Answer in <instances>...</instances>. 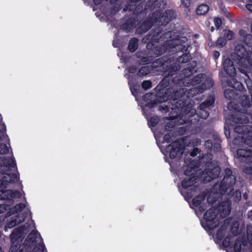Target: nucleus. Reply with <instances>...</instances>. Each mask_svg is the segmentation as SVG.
<instances>
[{
	"mask_svg": "<svg viewBox=\"0 0 252 252\" xmlns=\"http://www.w3.org/2000/svg\"><path fill=\"white\" fill-rule=\"evenodd\" d=\"M21 196L22 193L19 190L0 189V200H6L10 205L13 204L14 198H20Z\"/></svg>",
	"mask_w": 252,
	"mask_h": 252,
	"instance_id": "dca6fc26",
	"label": "nucleus"
},
{
	"mask_svg": "<svg viewBox=\"0 0 252 252\" xmlns=\"http://www.w3.org/2000/svg\"><path fill=\"white\" fill-rule=\"evenodd\" d=\"M227 41L225 40L223 36L219 37L216 42V46H220L223 47L226 44Z\"/></svg>",
	"mask_w": 252,
	"mask_h": 252,
	"instance_id": "c03bdc74",
	"label": "nucleus"
},
{
	"mask_svg": "<svg viewBox=\"0 0 252 252\" xmlns=\"http://www.w3.org/2000/svg\"><path fill=\"white\" fill-rule=\"evenodd\" d=\"M151 71H152L151 67L148 66H144L139 69L137 75L138 76L142 77L149 74L151 73Z\"/></svg>",
	"mask_w": 252,
	"mask_h": 252,
	"instance_id": "c9c22d12",
	"label": "nucleus"
},
{
	"mask_svg": "<svg viewBox=\"0 0 252 252\" xmlns=\"http://www.w3.org/2000/svg\"><path fill=\"white\" fill-rule=\"evenodd\" d=\"M178 91V93L176 96L177 99L176 100H172L174 103V105H172V107H171V111L169 114V118L171 120H175L179 118L182 113H183V115L186 118H187L189 122L191 123H193L192 118L196 116V111L193 108V106L191 104L185 105L184 101L181 100V98L183 96V92L180 93ZM171 102L172 100H170Z\"/></svg>",
	"mask_w": 252,
	"mask_h": 252,
	"instance_id": "1a4fd4ad",
	"label": "nucleus"
},
{
	"mask_svg": "<svg viewBox=\"0 0 252 252\" xmlns=\"http://www.w3.org/2000/svg\"><path fill=\"white\" fill-rule=\"evenodd\" d=\"M231 209V204L229 200L223 201L219 206L218 211L215 209H210L204 214V221L201 222L202 226L207 230H212L219 224V220L217 218L218 213L222 218L229 215Z\"/></svg>",
	"mask_w": 252,
	"mask_h": 252,
	"instance_id": "423d86ee",
	"label": "nucleus"
},
{
	"mask_svg": "<svg viewBox=\"0 0 252 252\" xmlns=\"http://www.w3.org/2000/svg\"><path fill=\"white\" fill-rule=\"evenodd\" d=\"M131 81L129 80L128 82V84L130 86V90L131 93L133 95L136 96L139 93L140 86L139 84L137 83H134L133 85H131Z\"/></svg>",
	"mask_w": 252,
	"mask_h": 252,
	"instance_id": "f704fd0d",
	"label": "nucleus"
},
{
	"mask_svg": "<svg viewBox=\"0 0 252 252\" xmlns=\"http://www.w3.org/2000/svg\"><path fill=\"white\" fill-rule=\"evenodd\" d=\"M209 10V7L206 4H202L198 6L196 10L197 15H203L206 14Z\"/></svg>",
	"mask_w": 252,
	"mask_h": 252,
	"instance_id": "7c9ffc66",
	"label": "nucleus"
},
{
	"mask_svg": "<svg viewBox=\"0 0 252 252\" xmlns=\"http://www.w3.org/2000/svg\"><path fill=\"white\" fill-rule=\"evenodd\" d=\"M246 241H243L240 238H237L234 244V251L235 252H240L241 250V245L246 246Z\"/></svg>",
	"mask_w": 252,
	"mask_h": 252,
	"instance_id": "72a5a7b5",
	"label": "nucleus"
},
{
	"mask_svg": "<svg viewBox=\"0 0 252 252\" xmlns=\"http://www.w3.org/2000/svg\"><path fill=\"white\" fill-rule=\"evenodd\" d=\"M161 2H160V6L155 10L152 13H155L153 15V18H156V23L158 22L160 23L161 26H158L157 28L152 29L150 32L144 38L145 42H148L147 48L151 49L153 52L157 56L161 55L163 52L162 47L156 45L160 41L165 42L164 40L166 38L171 37V32H164L162 26H165L168 24L172 19L176 17V14L172 9H168L162 13L161 12Z\"/></svg>",
	"mask_w": 252,
	"mask_h": 252,
	"instance_id": "f03ea898",
	"label": "nucleus"
},
{
	"mask_svg": "<svg viewBox=\"0 0 252 252\" xmlns=\"http://www.w3.org/2000/svg\"><path fill=\"white\" fill-rule=\"evenodd\" d=\"M9 152L8 147L5 143L0 144V155L6 154ZM0 165L6 171H9L10 167H16V162L14 158H12L10 157L0 158Z\"/></svg>",
	"mask_w": 252,
	"mask_h": 252,
	"instance_id": "f8f14e48",
	"label": "nucleus"
},
{
	"mask_svg": "<svg viewBox=\"0 0 252 252\" xmlns=\"http://www.w3.org/2000/svg\"><path fill=\"white\" fill-rule=\"evenodd\" d=\"M230 231L234 236L238 235L239 234L238 224L234 223L231 227Z\"/></svg>",
	"mask_w": 252,
	"mask_h": 252,
	"instance_id": "de8ad7c7",
	"label": "nucleus"
},
{
	"mask_svg": "<svg viewBox=\"0 0 252 252\" xmlns=\"http://www.w3.org/2000/svg\"><path fill=\"white\" fill-rule=\"evenodd\" d=\"M0 141L4 142H9V139L8 136L6 134V126L2 122V119L0 114Z\"/></svg>",
	"mask_w": 252,
	"mask_h": 252,
	"instance_id": "a878e982",
	"label": "nucleus"
},
{
	"mask_svg": "<svg viewBox=\"0 0 252 252\" xmlns=\"http://www.w3.org/2000/svg\"><path fill=\"white\" fill-rule=\"evenodd\" d=\"M238 93L236 92V90L227 89L224 90V96L228 100H235L237 98Z\"/></svg>",
	"mask_w": 252,
	"mask_h": 252,
	"instance_id": "cd10ccee",
	"label": "nucleus"
},
{
	"mask_svg": "<svg viewBox=\"0 0 252 252\" xmlns=\"http://www.w3.org/2000/svg\"><path fill=\"white\" fill-rule=\"evenodd\" d=\"M226 231V227L224 225L221 226L217 231L216 234L217 239L221 241L224 238Z\"/></svg>",
	"mask_w": 252,
	"mask_h": 252,
	"instance_id": "473e14b6",
	"label": "nucleus"
},
{
	"mask_svg": "<svg viewBox=\"0 0 252 252\" xmlns=\"http://www.w3.org/2000/svg\"><path fill=\"white\" fill-rule=\"evenodd\" d=\"M155 14V13L150 14L142 23H140L139 21V24L137 25L136 30L137 34H142L145 33L152 28L154 24L156 23V18H153V15Z\"/></svg>",
	"mask_w": 252,
	"mask_h": 252,
	"instance_id": "2eb2a0df",
	"label": "nucleus"
},
{
	"mask_svg": "<svg viewBox=\"0 0 252 252\" xmlns=\"http://www.w3.org/2000/svg\"><path fill=\"white\" fill-rule=\"evenodd\" d=\"M137 68L135 66H130L128 68V72L130 73H134L137 71Z\"/></svg>",
	"mask_w": 252,
	"mask_h": 252,
	"instance_id": "6e6d98bb",
	"label": "nucleus"
},
{
	"mask_svg": "<svg viewBox=\"0 0 252 252\" xmlns=\"http://www.w3.org/2000/svg\"><path fill=\"white\" fill-rule=\"evenodd\" d=\"M247 240L250 243V244L252 245V233L249 234L248 232H247Z\"/></svg>",
	"mask_w": 252,
	"mask_h": 252,
	"instance_id": "052dcab7",
	"label": "nucleus"
},
{
	"mask_svg": "<svg viewBox=\"0 0 252 252\" xmlns=\"http://www.w3.org/2000/svg\"><path fill=\"white\" fill-rule=\"evenodd\" d=\"M214 25L217 30H219L222 25V20L219 17H215L214 19Z\"/></svg>",
	"mask_w": 252,
	"mask_h": 252,
	"instance_id": "09e8293b",
	"label": "nucleus"
},
{
	"mask_svg": "<svg viewBox=\"0 0 252 252\" xmlns=\"http://www.w3.org/2000/svg\"><path fill=\"white\" fill-rule=\"evenodd\" d=\"M247 87L249 90V92L251 95V100L250 99V101L251 103V106L252 105V86L251 87L249 86L248 84H247Z\"/></svg>",
	"mask_w": 252,
	"mask_h": 252,
	"instance_id": "bf43d9fd",
	"label": "nucleus"
},
{
	"mask_svg": "<svg viewBox=\"0 0 252 252\" xmlns=\"http://www.w3.org/2000/svg\"><path fill=\"white\" fill-rule=\"evenodd\" d=\"M220 53L219 51H218L217 50L213 51V57L215 60L218 59L219 58V57H220Z\"/></svg>",
	"mask_w": 252,
	"mask_h": 252,
	"instance_id": "13d9d810",
	"label": "nucleus"
},
{
	"mask_svg": "<svg viewBox=\"0 0 252 252\" xmlns=\"http://www.w3.org/2000/svg\"><path fill=\"white\" fill-rule=\"evenodd\" d=\"M157 93H148L143 96V100L146 103L142 107L143 114L148 119V117L153 111V108L158 103H161L170 100H176L178 90L175 89L173 86L168 87H156L155 89Z\"/></svg>",
	"mask_w": 252,
	"mask_h": 252,
	"instance_id": "20e7f679",
	"label": "nucleus"
},
{
	"mask_svg": "<svg viewBox=\"0 0 252 252\" xmlns=\"http://www.w3.org/2000/svg\"><path fill=\"white\" fill-rule=\"evenodd\" d=\"M215 102L214 98H209L203 102L199 105V108L209 110L210 106H212Z\"/></svg>",
	"mask_w": 252,
	"mask_h": 252,
	"instance_id": "2f4dec72",
	"label": "nucleus"
},
{
	"mask_svg": "<svg viewBox=\"0 0 252 252\" xmlns=\"http://www.w3.org/2000/svg\"><path fill=\"white\" fill-rule=\"evenodd\" d=\"M221 139L220 137L216 135L215 138L213 141V147L212 149V151H213L214 153H217L220 152L221 151Z\"/></svg>",
	"mask_w": 252,
	"mask_h": 252,
	"instance_id": "c756f323",
	"label": "nucleus"
},
{
	"mask_svg": "<svg viewBox=\"0 0 252 252\" xmlns=\"http://www.w3.org/2000/svg\"><path fill=\"white\" fill-rule=\"evenodd\" d=\"M138 24L139 20L138 18L132 16L123 23L120 26V29L123 31H126L127 33H129L135 28Z\"/></svg>",
	"mask_w": 252,
	"mask_h": 252,
	"instance_id": "aec40b11",
	"label": "nucleus"
},
{
	"mask_svg": "<svg viewBox=\"0 0 252 252\" xmlns=\"http://www.w3.org/2000/svg\"><path fill=\"white\" fill-rule=\"evenodd\" d=\"M94 3L95 5H99L102 3L103 0H93Z\"/></svg>",
	"mask_w": 252,
	"mask_h": 252,
	"instance_id": "0e129e2a",
	"label": "nucleus"
},
{
	"mask_svg": "<svg viewBox=\"0 0 252 252\" xmlns=\"http://www.w3.org/2000/svg\"><path fill=\"white\" fill-rule=\"evenodd\" d=\"M209 115V110L199 108L198 109V113L196 116H198L200 118L206 119Z\"/></svg>",
	"mask_w": 252,
	"mask_h": 252,
	"instance_id": "58836bf2",
	"label": "nucleus"
},
{
	"mask_svg": "<svg viewBox=\"0 0 252 252\" xmlns=\"http://www.w3.org/2000/svg\"><path fill=\"white\" fill-rule=\"evenodd\" d=\"M24 231V226H20L15 228L10 234V239L11 241L12 247L13 245L16 246V252H18L19 250V246L24 238L23 232Z\"/></svg>",
	"mask_w": 252,
	"mask_h": 252,
	"instance_id": "4468645a",
	"label": "nucleus"
},
{
	"mask_svg": "<svg viewBox=\"0 0 252 252\" xmlns=\"http://www.w3.org/2000/svg\"><path fill=\"white\" fill-rule=\"evenodd\" d=\"M184 161L185 164L187 165V168L184 172L186 176V177H190L193 176L195 177V172L198 167L196 162L191 158H186Z\"/></svg>",
	"mask_w": 252,
	"mask_h": 252,
	"instance_id": "6ab92c4d",
	"label": "nucleus"
},
{
	"mask_svg": "<svg viewBox=\"0 0 252 252\" xmlns=\"http://www.w3.org/2000/svg\"><path fill=\"white\" fill-rule=\"evenodd\" d=\"M227 84L228 86L236 90L237 93H238V91L242 92L245 90L242 83L233 78H232L231 80H227Z\"/></svg>",
	"mask_w": 252,
	"mask_h": 252,
	"instance_id": "5701e85b",
	"label": "nucleus"
},
{
	"mask_svg": "<svg viewBox=\"0 0 252 252\" xmlns=\"http://www.w3.org/2000/svg\"><path fill=\"white\" fill-rule=\"evenodd\" d=\"M239 34L241 36L245 38V37L248 34L246 33V32L243 30H241L239 31Z\"/></svg>",
	"mask_w": 252,
	"mask_h": 252,
	"instance_id": "e2e57ef3",
	"label": "nucleus"
},
{
	"mask_svg": "<svg viewBox=\"0 0 252 252\" xmlns=\"http://www.w3.org/2000/svg\"><path fill=\"white\" fill-rule=\"evenodd\" d=\"M222 66L224 72L231 77L236 75V69L233 62L229 58L224 60Z\"/></svg>",
	"mask_w": 252,
	"mask_h": 252,
	"instance_id": "412c9836",
	"label": "nucleus"
},
{
	"mask_svg": "<svg viewBox=\"0 0 252 252\" xmlns=\"http://www.w3.org/2000/svg\"><path fill=\"white\" fill-rule=\"evenodd\" d=\"M222 245L223 247L227 248L232 245L231 242V236L227 235L222 239Z\"/></svg>",
	"mask_w": 252,
	"mask_h": 252,
	"instance_id": "79ce46f5",
	"label": "nucleus"
},
{
	"mask_svg": "<svg viewBox=\"0 0 252 252\" xmlns=\"http://www.w3.org/2000/svg\"><path fill=\"white\" fill-rule=\"evenodd\" d=\"M246 8L248 10L252 12V4H247L246 5Z\"/></svg>",
	"mask_w": 252,
	"mask_h": 252,
	"instance_id": "69168bd1",
	"label": "nucleus"
},
{
	"mask_svg": "<svg viewBox=\"0 0 252 252\" xmlns=\"http://www.w3.org/2000/svg\"><path fill=\"white\" fill-rule=\"evenodd\" d=\"M8 186L7 183L6 182V179H4V175L2 177V179H0V188L2 187L4 188H6Z\"/></svg>",
	"mask_w": 252,
	"mask_h": 252,
	"instance_id": "603ef678",
	"label": "nucleus"
},
{
	"mask_svg": "<svg viewBox=\"0 0 252 252\" xmlns=\"http://www.w3.org/2000/svg\"><path fill=\"white\" fill-rule=\"evenodd\" d=\"M240 71L242 73H243L244 74H245L246 75H247L249 78V75H248L247 74V72L246 71H245V70L244 69H240Z\"/></svg>",
	"mask_w": 252,
	"mask_h": 252,
	"instance_id": "774afa93",
	"label": "nucleus"
},
{
	"mask_svg": "<svg viewBox=\"0 0 252 252\" xmlns=\"http://www.w3.org/2000/svg\"><path fill=\"white\" fill-rule=\"evenodd\" d=\"M138 47V39L136 37L131 38L128 42L127 49L131 52H135Z\"/></svg>",
	"mask_w": 252,
	"mask_h": 252,
	"instance_id": "c85d7f7f",
	"label": "nucleus"
},
{
	"mask_svg": "<svg viewBox=\"0 0 252 252\" xmlns=\"http://www.w3.org/2000/svg\"><path fill=\"white\" fill-rule=\"evenodd\" d=\"M151 60L152 59L149 56L143 57L141 59V63L143 64H148L152 63Z\"/></svg>",
	"mask_w": 252,
	"mask_h": 252,
	"instance_id": "8fccbe9b",
	"label": "nucleus"
},
{
	"mask_svg": "<svg viewBox=\"0 0 252 252\" xmlns=\"http://www.w3.org/2000/svg\"><path fill=\"white\" fill-rule=\"evenodd\" d=\"M212 158L213 155L208 154L204 155L200 160L201 164H204V166L201 175L204 183H209L213 179L218 178L220 175V168L218 162Z\"/></svg>",
	"mask_w": 252,
	"mask_h": 252,
	"instance_id": "9b49d317",
	"label": "nucleus"
},
{
	"mask_svg": "<svg viewBox=\"0 0 252 252\" xmlns=\"http://www.w3.org/2000/svg\"><path fill=\"white\" fill-rule=\"evenodd\" d=\"M200 152L199 150L197 148H194L191 152L190 153V156L192 157H194L197 154Z\"/></svg>",
	"mask_w": 252,
	"mask_h": 252,
	"instance_id": "5fc2aeb1",
	"label": "nucleus"
},
{
	"mask_svg": "<svg viewBox=\"0 0 252 252\" xmlns=\"http://www.w3.org/2000/svg\"><path fill=\"white\" fill-rule=\"evenodd\" d=\"M213 142L211 140H207L205 141L204 146L207 149L208 152H211L213 147Z\"/></svg>",
	"mask_w": 252,
	"mask_h": 252,
	"instance_id": "a18cd8bd",
	"label": "nucleus"
},
{
	"mask_svg": "<svg viewBox=\"0 0 252 252\" xmlns=\"http://www.w3.org/2000/svg\"><path fill=\"white\" fill-rule=\"evenodd\" d=\"M163 141L165 142H166L167 143H169L171 142L172 140V137L169 133H167L165 134L163 136Z\"/></svg>",
	"mask_w": 252,
	"mask_h": 252,
	"instance_id": "3c124183",
	"label": "nucleus"
},
{
	"mask_svg": "<svg viewBox=\"0 0 252 252\" xmlns=\"http://www.w3.org/2000/svg\"><path fill=\"white\" fill-rule=\"evenodd\" d=\"M159 121V118L158 116L151 117L148 120V125L150 127H155Z\"/></svg>",
	"mask_w": 252,
	"mask_h": 252,
	"instance_id": "e433bc0d",
	"label": "nucleus"
},
{
	"mask_svg": "<svg viewBox=\"0 0 252 252\" xmlns=\"http://www.w3.org/2000/svg\"><path fill=\"white\" fill-rule=\"evenodd\" d=\"M188 38L186 36H181L179 38H174L171 40H167L164 45L165 47V53L174 52L178 53H182V55L176 58L177 62L179 63H186L191 59V56L189 50L191 48L190 44L188 42ZM175 58V56H173ZM177 56H175L176 57Z\"/></svg>",
	"mask_w": 252,
	"mask_h": 252,
	"instance_id": "0eeeda50",
	"label": "nucleus"
},
{
	"mask_svg": "<svg viewBox=\"0 0 252 252\" xmlns=\"http://www.w3.org/2000/svg\"><path fill=\"white\" fill-rule=\"evenodd\" d=\"M142 88L145 90H147L152 87V82L150 80H145L141 84Z\"/></svg>",
	"mask_w": 252,
	"mask_h": 252,
	"instance_id": "37998d69",
	"label": "nucleus"
},
{
	"mask_svg": "<svg viewBox=\"0 0 252 252\" xmlns=\"http://www.w3.org/2000/svg\"><path fill=\"white\" fill-rule=\"evenodd\" d=\"M10 204H0V214L5 213L6 211H9L10 209Z\"/></svg>",
	"mask_w": 252,
	"mask_h": 252,
	"instance_id": "49530a36",
	"label": "nucleus"
},
{
	"mask_svg": "<svg viewBox=\"0 0 252 252\" xmlns=\"http://www.w3.org/2000/svg\"><path fill=\"white\" fill-rule=\"evenodd\" d=\"M0 170H1L3 172V174L4 175V179H6L7 185H8L9 183L14 182L15 180L17 179V176L16 174L8 173L11 171L10 168H9V171H7L4 169L3 167L1 166V165H0Z\"/></svg>",
	"mask_w": 252,
	"mask_h": 252,
	"instance_id": "393cba45",
	"label": "nucleus"
},
{
	"mask_svg": "<svg viewBox=\"0 0 252 252\" xmlns=\"http://www.w3.org/2000/svg\"><path fill=\"white\" fill-rule=\"evenodd\" d=\"M168 54L163 56L151 63L150 67L152 71L161 72V75L164 76L163 78L156 87H168L172 86L173 83L171 82L172 76L177 74L178 71L180 69V65L177 63H171L174 60V57H171L170 55L167 56Z\"/></svg>",
	"mask_w": 252,
	"mask_h": 252,
	"instance_id": "7ed1b4c3",
	"label": "nucleus"
},
{
	"mask_svg": "<svg viewBox=\"0 0 252 252\" xmlns=\"http://www.w3.org/2000/svg\"><path fill=\"white\" fill-rule=\"evenodd\" d=\"M222 34V36L227 41L232 39L234 33L230 30H224Z\"/></svg>",
	"mask_w": 252,
	"mask_h": 252,
	"instance_id": "a19ab883",
	"label": "nucleus"
},
{
	"mask_svg": "<svg viewBox=\"0 0 252 252\" xmlns=\"http://www.w3.org/2000/svg\"><path fill=\"white\" fill-rule=\"evenodd\" d=\"M196 66V63L194 62L192 65L186 67L182 70L181 75H176L172 80L171 82L173 83L172 86L178 90V86L182 84H184L186 80L189 81L186 86L190 85L195 86L202 82L204 80V74L200 73L192 77L193 74L197 71Z\"/></svg>",
	"mask_w": 252,
	"mask_h": 252,
	"instance_id": "9d476101",
	"label": "nucleus"
},
{
	"mask_svg": "<svg viewBox=\"0 0 252 252\" xmlns=\"http://www.w3.org/2000/svg\"><path fill=\"white\" fill-rule=\"evenodd\" d=\"M244 41L249 48L248 49H246V50L252 52V35L251 34L246 35Z\"/></svg>",
	"mask_w": 252,
	"mask_h": 252,
	"instance_id": "4c0bfd02",
	"label": "nucleus"
},
{
	"mask_svg": "<svg viewBox=\"0 0 252 252\" xmlns=\"http://www.w3.org/2000/svg\"><path fill=\"white\" fill-rule=\"evenodd\" d=\"M45 249V246L43 242L39 243L38 245H35L32 247V252H44Z\"/></svg>",
	"mask_w": 252,
	"mask_h": 252,
	"instance_id": "ea45409f",
	"label": "nucleus"
},
{
	"mask_svg": "<svg viewBox=\"0 0 252 252\" xmlns=\"http://www.w3.org/2000/svg\"><path fill=\"white\" fill-rule=\"evenodd\" d=\"M26 216L24 215L16 214L15 216L12 217L5 226V230L8 228H11L20 223L25 220Z\"/></svg>",
	"mask_w": 252,
	"mask_h": 252,
	"instance_id": "4be33fe9",
	"label": "nucleus"
},
{
	"mask_svg": "<svg viewBox=\"0 0 252 252\" xmlns=\"http://www.w3.org/2000/svg\"><path fill=\"white\" fill-rule=\"evenodd\" d=\"M208 45L210 47H213L216 45V43H213V41H212L210 35H209V37L208 39Z\"/></svg>",
	"mask_w": 252,
	"mask_h": 252,
	"instance_id": "4d7b16f0",
	"label": "nucleus"
},
{
	"mask_svg": "<svg viewBox=\"0 0 252 252\" xmlns=\"http://www.w3.org/2000/svg\"><path fill=\"white\" fill-rule=\"evenodd\" d=\"M247 215L248 218L252 219V209L248 211Z\"/></svg>",
	"mask_w": 252,
	"mask_h": 252,
	"instance_id": "338daca9",
	"label": "nucleus"
},
{
	"mask_svg": "<svg viewBox=\"0 0 252 252\" xmlns=\"http://www.w3.org/2000/svg\"><path fill=\"white\" fill-rule=\"evenodd\" d=\"M236 183V176L229 168L224 170V176L219 186L215 184L214 188L217 189V192L221 195L225 193L229 198L235 202H239L241 198V192L239 189L235 191L234 187Z\"/></svg>",
	"mask_w": 252,
	"mask_h": 252,
	"instance_id": "39448f33",
	"label": "nucleus"
},
{
	"mask_svg": "<svg viewBox=\"0 0 252 252\" xmlns=\"http://www.w3.org/2000/svg\"><path fill=\"white\" fill-rule=\"evenodd\" d=\"M250 107V97L247 95H241L238 103L231 101L227 104L229 110H234L228 116V119L234 123L240 124L235 127L234 131L241 134V142L249 146L246 149H238L236 152L237 158L240 161L249 163V166L245 167L244 172L252 175V127L250 125H245L249 122V119L245 114H250L248 112V108Z\"/></svg>",
	"mask_w": 252,
	"mask_h": 252,
	"instance_id": "f257e3e1",
	"label": "nucleus"
},
{
	"mask_svg": "<svg viewBox=\"0 0 252 252\" xmlns=\"http://www.w3.org/2000/svg\"><path fill=\"white\" fill-rule=\"evenodd\" d=\"M25 207L26 205L24 203H20L16 204L14 207L10 208V210L7 212L4 216V218L9 217L15 213L19 214V213L21 212Z\"/></svg>",
	"mask_w": 252,
	"mask_h": 252,
	"instance_id": "b1692460",
	"label": "nucleus"
},
{
	"mask_svg": "<svg viewBox=\"0 0 252 252\" xmlns=\"http://www.w3.org/2000/svg\"><path fill=\"white\" fill-rule=\"evenodd\" d=\"M185 146L179 139L172 142L166 148V152L169 153V158L174 159L176 158H180L182 157L184 151Z\"/></svg>",
	"mask_w": 252,
	"mask_h": 252,
	"instance_id": "ddd939ff",
	"label": "nucleus"
},
{
	"mask_svg": "<svg viewBox=\"0 0 252 252\" xmlns=\"http://www.w3.org/2000/svg\"><path fill=\"white\" fill-rule=\"evenodd\" d=\"M214 84L213 81L211 79H205L202 84L198 87L192 88L188 92L189 97H193L196 94L202 93L207 89H210Z\"/></svg>",
	"mask_w": 252,
	"mask_h": 252,
	"instance_id": "f3484780",
	"label": "nucleus"
},
{
	"mask_svg": "<svg viewBox=\"0 0 252 252\" xmlns=\"http://www.w3.org/2000/svg\"><path fill=\"white\" fill-rule=\"evenodd\" d=\"M206 197V193L205 192L201 193L192 199V205L195 208H198L199 211L202 213L207 209V205L204 202Z\"/></svg>",
	"mask_w": 252,
	"mask_h": 252,
	"instance_id": "a211bd4d",
	"label": "nucleus"
},
{
	"mask_svg": "<svg viewBox=\"0 0 252 252\" xmlns=\"http://www.w3.org/2000/svg\"><path fill=\"white\" fill-rule=\"evenodd\" d=\"M207 201L208 204L212 205L216 201V199L215 197H213L211 195H209L207 197Z\"/></svg>",
	"mask_w": 252,
	"mask_h": 252,
	"instance_id": "864d4df0",
	"label": "nucleus"
},
{
	"mask_svg": "<svg viewBox=\"0 0 252 252\" xmlns=\"http://www.w3.org/2000/svg\"><path fill=\"white\" fill-rule=\"evenodd\" d=\"M224 134L227 138H230V133L229 129H227L226 126H224Z\"/></svg>",
	"mask_w": 252,
	"mask_h": 252,
	"instance_id": "680f3d73",
	"label": "nucleus"
},
{
	"mask_svg": "<svg viewBox=\"0 0 252 252\" xmlns=\"http://www.w3.org/2000/svg\"><path fill=\"white\" fill-rule=\"evenodd\" d=\"M196 178L194 176L190 177H185L182 181V187L184 189H187L192 187L196 182Z\"/></svg>",
	"mask_w": 252,
	"mask_h": 252,
	"instance_id": "bb28decb",
	"label": "nucleus"
},
{
	"mask_svg": "<svg viewBox=\"0 0 252 252\" xmlns=\"http://www.w3.org/2000/svg\"><path fill=\"white\" fill-rule=\"evenodd\" d=\"M159 6L158 0H129L123 10L132 12L133 16L138 18L139 15L144 17L149 12L157 10Z\"/></svg>",
	"mask_w": 252,
	"mask_h": 252,
	"instance_id": "6e6552de",
	"label": "nucleus"
}]
</instances>
